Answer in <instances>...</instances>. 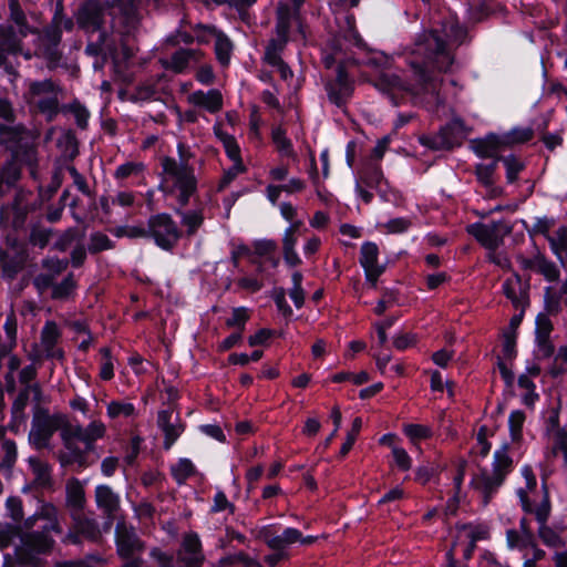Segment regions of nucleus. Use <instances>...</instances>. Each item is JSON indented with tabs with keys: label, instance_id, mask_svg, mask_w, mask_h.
<instances>
[{
	"label": "nucleus",
	"instance_id": "1",
	"mask_svg": "<svg viewBox=\"0 0 567 567\" xmlns=\"http://www.w3.org/2000/svg\"><path fill=\"white\" fill-rule=\"evenodd\" d=\"M453 63L454 56L449 50L446 41L436 31H431L415 42L414 49L406 56V64L415 83H406L399 76H392L386 82L393 89L414 94L429 90L434 81L435 72L446 73Z\"/></svg>",
	"mask_w": 567,
	"mask_h": 567
},
{
	"label": "nucleus",
	"instance_id": "2",
	"mask_svg": "<svg viewBox=\"0 0 567 567\" xmlns=\"http://www.w3.org/2000/svg\"><path fill=\"white\" fill-rule=\"evenodd\" d=\"M162 173L157 189L165 196L175 197L181 207L189 205L196 196L198 202V178L195 168L182 158L177 162L174 157L164 156L161 159Z\"/></svg>",
	"mask_w": 567,
	"mask_h": 567
},
{
	"label": "nucleus",
	"instance_id": "3",
	"mask_svg": "<svg viewBox=\"0 0 567 567\" xmlns=\"http://www.w3.org/2000/svg\"><path fill=\"white\" fill-rule=\"evenodd\" d=\"M22 152H14L0 166V196L17 187L22 178L23 167H28L33 174L39 166L38 155H32L29 147H22Z\"/></svg>",
	"mask_w": 567,
	"mask_h": 567
},
{
	"label": "nucleus",
	"instance_id": "4",
	"mask_svg": "<svg viewBox=\"0 0 567 567\" xmlns=\"http://www.w3.org/2000/svg\"><path fill=\"white\" fill-rule=\"evenodd\" d=\"M64 423V414H50L48 409L37 405L29 433L30 444L38 451L49 449L52 436Z\"/></svg>",
	"mask_w": 567,
	"mask_h": 567
},
{
	"label": "nucleus",
	"instance_id": "5",
	"mask_svg": "<svg viewBox=\"0 0 567 567\" xmlns=\"http://www.w3.org/2000/svg\"><path fill=\"white\" fill-rule=\"evenodd\" d=\"M148 239L165 251H172L183 237V231L168 213H157L147 219Z\"/></svg>",
	"mask_w": 567,
	"mask_h": 567
},
{
	"label": "nucleus",
	"instance_id": "6",
	"mask_svg": "<svg viewBox=\"0 0 567 567\" xmlns=\"http://www.w3.org/2000/svg\"><path fill=\"white\" fill-rule=\"evenodd\" d=\"M464 135V122L462 118L455 117L441 126L436 134L421 135L419 143L432 151H452L461 146Z\"/></svg>",
	"mask_w": 567,
	"mask_h": 567
},
{
	"label": "nucleus",
	"instance_id": "7",
	"mask_svg": "<svg viewBox=\"0 0 567 567\" xmlns=\"http://www.w3.org/2000/svg\"><path fill=\"white\" fill-rule=\"evenodd\" d=\"M24 146L30 148L32 155H39L38 146L23 123H0V147H3L10 154L14 152L20 154Z\"/></svg>",
	"mask_w": 567,
	"mask_h": 567
},
{
	"label": "nucleus",
	"instance_id": "8",
	"mask_svg": "<svg viewBox=\"0 0 567 567\" xmlns=\"http://www.w3.org/2000/svg\"><path fill=\"white\" fill-rule=\"evenodd\" d=\"M76 23L86 33L106 31L104 24V8L96 0L85 1L78 10Z\"/></svg>",
	"mask_w": 567,
	"mask_h": 567
},
{
	"label": "nucleus",
	"instance_id": "9",
	"mask_svg": "<svg viewBox=\"0 0 567 567\" xmlns=\"http://www.w3.org/2000/svg\"><path fill=\"white\" fill-rule=\"evenodd\" d=\"M115 545L117 555L123 559H130L135 551H141L144 548V543L134 529L126 528L123 523L116 525Z\"/></svg>",
	"mask_w": 567,
	"mask_h": 567
},
{
	"label": "nucleus",
	"instance_id": "10",
	"mask_svg": "<svg viewBox=\"0 0 567 567\" xmlns=\"http://www.w3.org/2000/svg\"><path fill=\"white\" fill-rule=\"evenodd\" d=\"M66 452L61 451L58 454V461L61 467L66 468L73 465H76V472L80 473L83 470L87 468L91 463L87 460V454L90 453L86 449H81L75 442L73 443H64Z\"/></svg>",
	"mask_w": 567,
	"mask_h": 567
},
{
	"label": "nucleus",
	"instance_id": "11",
	"mask_svg": "<svg viewBox=\"0 0 567 567\" xmlns=\"http://www.w3.org/2000/svg\"><path fill=\"white\" fill-rule=\"evenodd\" d=\"M95 502L111 525L116 512L120 509V496L113 492L111 486L101 484L95 487Z\"/></svg>",
	"mask_w": 567,
	"mask_h": 567
},
{
	"label": "nucleus",
	"instance_id": "12",
	"mask_svg": "<svg viewBox=\"0 0 567 567\" xmlns=\"http://www.w3.org/2000/svg\"><path fill=\"white\" fill-rule=\"evenodd\" d=\"M183 549L189 556L181 557V561L185 567H203L205 555L203 553V544L196 532L187 533L182 543Z\"/></svg>",
	"mask_w": 567,
	"mask_h": 567
},
{
	"label": "nucleus",
	"instance_id": "13",
	"mask_svg": "<svg viewBox=\"0 0 567 567\" xmlns=\"http://www.w3.org/2000/svg\"><path fill=\"white\" fill-rule=\"evenodd\" d=\"M188 102L195 106L203 107L212 114L223 109V94L217 89H210L207 92L202 90L194 91L188 96Z\"/></svg>",
	"mask_w": 567,
	"mask_h": 567
},
{
	"label": "nucleus",
	"instance_id": "14",
	"mask_svg": "<svg viewBox=\"0 0 567 567\" xmlns=\"http://www.w3.org/2000/svg\"><path fill=\"white\" fill-rule=\"evenodd\" d=\"M472 148L477 157L485 159L499 154L504 146L499 134L489 132L484 137L473 140Z\"/></svg>",
	"mask_w": 567,
	"mask_h": 567
},
{
	"label": "nucleus",
	"instance_id": "15",
	"mask_svg": "<svg viewBox=\"0 0 567 567\" xmlns=\"http://www.w3.org/2000/svg\"><path fill=\"white\" fill-rule=\"evenodd\" d=\"M358 182L368 188L378 187L380 185H385L389 187V183L384 177L381 164L373 161L364 162L362 168L359 172Z\"/></svg>",
	"mask_w": 567,
	"mask_h": 567
},
{
	"label": "nucleus",
	"instance_id": "16",
	"mask_svg": "<svg viewBox=\"0 0 567 567\" xmlns=\"http://www.w3.org/2000/svg\"><path fill=\"white\" fill-rule=\"evenodd\" d=\"M503 483L504 482L498 480V477L491 476L486 472H483L481 475H475L470 484L474 489L482 492L483 504L487 505Z\"/></svg>",
	"mask_w": 567,
	"mask_h": 567
},
{
	"label": "nucleus",
	"instance_id": "17",
	"mask_svg": "<svg viewBox=\"0 0 567 567\" xmlns=\"http://www.w3.org/2000/svg\"><path fill=\"white\" fill-rule=\"evenodd\" d=\"M299 18L300 14H295L288 3L279 2L276 9V35H282L290 39L291 22Z\"/></svg>",
	"mask_w": 567,
	"mask_h": 567
},
{
	"label": "nucleus",
	"instance_id": "18",
	"mask_svg": "<svg viewBox=\"0 0 567 567\" xmlns=\"http://www.w3.org/2000/svg\"><path fill=\"white\" fill-rule=\"evenodd\" d=\"M179 205L174 208V213L181 217V223L186 227L187 236H194L204 224L205 217L203 208L184 210Z\"/></svg>",
	"mask_w": 567,
	"mask_h": 567
},
{
	"label": "nucleus",
	"instance_id": "19",
	"mask_svg": "<svg viewBox=\"0 0 567 567\" xmlns=\"http://www.w3.org/2000/svg\"><path fill=\"white\" fill-rule=\"evenodd\" d=\"M509 444L504 443L501 449L494 452L493 456V475L498 477L501 481H505V477L513 470V458L508 455Z\"/></svg>",
	"mask_w": 567,
	"mask_h": 567
},
{
	"label": "nucleus",
	"instance_id": "20",
	"mask_svg": "<svg viewBox=\"0 0 567 567\" xmlns=\"http://www.w3.org/2000/svg\"><path fill=\"white\" fill-rule=\"evenodd\" d=\"M324 91L327 92L328 100L338 109L347 106L349 100L354 92V85H338L336 83H324Z\"/></svg>",
	"mask_w": 567,
	"mask_h": 567
},
{
	"label": "nucleus",
	"instance_id": "21",
	"mask_svg": "<svg viewBox=\"0 0 567 567\" xmlns=\"http://www.w3.org/2000/svg\"><path fill=\"white\" fill-rule=\"evenodd\" d=\"M535 132L533 127L515 126L506 133L499 134L504 150L515 145H522L534 138Z\"/></svg>",
	"mask_w": 567,
	"mask_h": 567
},
{
	"label": "nucleus",
	"instance_id": "22",
	"mask_svg": "<svg viewBox=\"0 0 567 567\" xmlns=\"http://www.w3.org/2000/svg\"><path fill=\"white\" fill-rule=\"evenodd\" d=\"M65 494H66V505L76 511L80 512L84 508L85 505V492L84 487L81 484V482L72 477L68 483L65 487Z\"/></svg>",
	"mask_w": 567,
	"mask_h": 567
},
{
	"label": "nucleus",
	"instance_id": "23",
	"mask_svg": "<svg viewBox=\"0 0 567 567\" xmlns=\"http://www.w3.org/2000/svg\"><path fill=\"white\" fill-rule=\"evenodd\" d=\"M466 231L487 249L494 250L498 247V238H495L488 226L483 223L476 221L468 225Z\"/></svg>",
	"mask_w": 567,
	"mask_h": 567
},
{
	"label": "nucleus",
	"instance_id": "24",
	"mask_svg": "<svg viewBox=\"0 0 567 567\" xmlns=\"http://www.w3.org/2000/svg\"><path fill=\"white\" fill-rule=\"evenodd\" d=\"M158 427L164 434L163 447L164 450H169L185 431L186 424L182 421L181 413L176 412L173 423H167Z\"/></svg>",
	"mask_w": 567,
	"mask_h": 567
},
{
	"label": "nucleus",
	"instance_id": "25",
	"mask_svg": "<svg viewBox=\"0 0 567 567\" xmlns=\"http://www.w3.org/2000/svg\"><path fill=\"white\" fill-rule=\"evenodd\" d=\"M105 52H107L114 60L116 59V45L107 43V32L101 31L96 41H92L86 44L85 53L89 56H100Z\"/></svg>",
	"mask_w": 567,
	"mask_h": 567
},
{
	"label": "nucleus",
	"instance_id": "26",
	"mask_svg": "<svg viewBox=\"0 0 567 567\" xmlns=\"http://www.w3.org/2000/svg\"><path fill=\"white\" fill-rule=\"evenodd\" d=\"M73 520L82 537L94 543L101 538V530L94 518L76 515L73 516Z\"/></svg>",
	"mask_w": 567,
	"mask_h": 567
},
{
	"label": "nucleus",
	"instance_id": "27",
	"mask_svg": "<svg viewBox=\"0 0 567 567\" xmlns=\"http://www.w3.org/2000/svg\"><path fill=\"white\" fill-rule=\"evenodd\" d=\"M78 289V281L75 280L74 274L69 272L59 284H54L51 291V298L53 300H68Z\"/></svg>",
	"mask_w": 567,
	"mask_h": 567
},
{
	"label": "nucleus",
	"instance_id": "28",
	"mask_svg": "<svg viewBox=\"0 0 567 567\" xmlns=\"http://www.w3.org/2000/svg\"><path fill=\"white\" fill-rule=\"evenodd\" d=\"M271 141L276 145L277 151L287 157L296 156L293 145L290 138L287 137V130L282 125L272 127Z\"/></svg>",
	"mask_w": 567,
	"mask_h": 567
},
{
	"label": "nucleus",
	"instance_id": "29",
	"mask_svg": "<svg viewBox=\"0 0 567 567\" xmlns=\"http://www.w3.org/2000/svg\"><path fill=\"white\" fill-rule=\"evenodd\" d=\"M496 159L502 161L505 166L507 184L516 183L519 173L526 168V164L514 154L498 156Z\"/></svg>",
	"mask_w": 567,
	"mask_h": 567
},
{
	"label": "nucleus",
	"instance_id": "30",
	"mask_svg": "<svg viewBox=\"0 0 567 567\" xmlns=\"http://www.w3.org/2000/svg\"><path fill=\"white\" fill-rule=\"evenodd\" d=\"M215 55L217 61L223 66H227L230 62V56L233 52V43L230 39L223 32L219 31L216 33L215 38Z\"/></svg>",
	"mask_w": 567,
	"mask_h": 567
},
{
	"label": "nucleus",
	"instance_id": "31",
	"mask_svg": "<svg viewBox=\"0 0 567 567\" xmlns=\"http://www.w3.org/2000/svg\"><path fill=\"white\" fill-rule=\"evenodd\" d=\"M379 247L373 241H364L361 245L359 262L360 266L365 268H374V267H385L384 265H379Z\"/></svg>",
	"mask_w": 567,
	"mask_h": 567
},
{
	"label": "nucleus",
	"instance_id": "32",
	"mask_svg": "<svg viewBox=\"0 0 567 567\" xmlns=\"http://www.w3.org/2000/svg\"><path fill=\"white\" fill-rule=\"evenodd\" d=\"M60 147L69 161H73L79 155V141L73 130H66L58 140Z\"/></svg>",
	"mask_w": 567,
	"mask_h": 567
},
{
	"label": "nucleus",
	"instance_id": "33",
	"mask_svg": "<svg viewBox=\"0 0 567 567\" xmlns=\"http://www.w3.org/2000/svg\"><path fill=\"white\" fill-rule=\"evenodd\" d=\"M104 434V424L93 421L84 427V434L81 437V442L84 443L86 451L92 452L95 449V441L102 439Z\"/></svg>",
	"mask_w": 567,
	"mask_h": 567
},
{
	"label": "nucleus",
	"instance_id": "34",
	"mask_svg": "<svg viewBox=\"0 0 567 567\" xmlns=\"http://www.w3.org/2000/svg\"><path fill=\"white\" fill-rule=\"evenodd\" d=\"M526 414L523 410H514L508 416V430L512 442L518 443L523 440V426Z\"/></svg>",
	"mask_w": 567,
	"mask_h": 567
},
{
	"label": "nucleus",
	"instance_id": "35",
	"mask_svg": "<svg viewBox=\"0 0 567 567\" xmlns=\"http://www.w3.org/2000/svg\"><path fill=\"white\" fill-rule=\"evenodd\" d=\"M537 272L543 275L548 282H555L560 277V270L556 264L546 258L544 254L537 251Z\"/></svg>",
	"mask_w": 567,
	"mask_h": 567
},
{
	"label": "nucleus",
	"instance_id": "36",
	"mask_svg": "<svg viewBox=\"0 0 567 567\" xmlns=\"http://www.w3.org/2000/svg\"><path fill=\"white\" fill-rule=\"evenodd\" d=\"M115 247V243L102 231H93L90 235L87 251L91 255H97L105 250H111Z\"/></svg>",
	"mask_w": 567,
	"mask_h": 567
},
{
	"label": "nucleus",
	"instance_id": "37",
	"mask_svg": "<svg viewBox=\"0 0 567 567\" xmlns=\"http://www.w3.org/2000/svg\"><path fill=\"white\" fill-rule=\"evenodd\" d=\"M85 235V227L80 230L78 227L65 229L54 243V248L59 251H66L73 241H80Z\"/></svg>",
	"mask_w": 567,
	"mask_h": 567
},
{
	"label": "nucleus",
	"instance_id": "38",
	"mask_svg": "<svg viewBox=\"0 0 567 567\" xmlns=\"http://www.w3.org/2000/svg\"><path fill=\"white\" fill-rule=\"evenodd\" d=\"M173 478L182 485L196 473V467L189 458H181L171 470Z\"/></svg>",
	"mask_w": 567,
	"mask_h": 567
},
{
	"label": "nucleus",
	"instance_id": "39",
	"mask_svg": "<svg viewBox=\"0 0 567 567\" xmlns=\"http://www.w3.org/2000/svg\"><path fill=\"white\" fill-rule=\"evenodd\" d=\"M53 235L52 228H44L40 225H32L29 234V243L40 249L45 248Z\"/></svg>",
	"mask_w": 567,
	"mask_h": 567
},
{
	"label": "nucleus",
	"instance_id": "40",
	"mask_svg": "<svg viewBox=\"0 0 567 567\" xmlns=\"http://www.w3.org/2000/svg\"><path fill=\"white\" fill-rule=\"evenodd\" d=\"M361 427L362 419L360 416L354 417L352 421L351 429L347 433L346 441L342 443L341 449L339 451L338 457L340 460L344 458L353 447L357 437L361 431Z\"/></svg>",
	"mask_w": 567,
	"mask_h": 567
},
{
	"label": "nucleus",
	"instance_id": "41",
	"mask_svg": "<svg viewBox=\"0 0 567 567\" xmlns=\"http://www.w3.org/2000/svg\"><path fill=\"white\" fill-rule=\"evenodd\" d=\"M38 111L45 115L48 122H53L60 113V104L56 96H47L38 100Z\"/></svg>",
	"mask_w": 567,
	"mask_h": 567
},
{
	"label": "nucleus",
	"instance_id": "42",
	"mask_svg": "<svg viewBox=\"0 0 567 567\" xmlns=\"http://www.w3.org/2000/svg\"><path fill=\"white\" fill-rule=\"evenodd\" d=\"M250 319V313L246 307L233 308L231 316L226 319L225 326L227 328H235L237 331L244 332L246 323Z\"/></svg>",
	"mask_w": 567,
	"mask_h": 567
},
{
	"label": "nucleus",
	"instance_id": "43",
	"mask_svg": "<svg viewBox=\"0 0 567 567\" xmlns=\"http://www.w3.org/2000/svg\"><path fill=\"white\" fill-rule=\"evenodd\" d=\"M548 243L553 254L564 264L563 254L567 249V227L560 226L556 231V238L548 237Z\"/></svg>",
	"mask_w": 567,
	"mask_h": 567
},
{
	"label": "nucleus",
	"instance_id": "44",
	"mask_svg": "<svg viewBox=\"0 0 567 567\" xmlns=\"http://www.w3.org/2000/svg\"><path fill=\"white\" fill-rule=\"evenodd\" d=\"M192 49H178L171 56V69L175 73H183L188 66L190 59L194 56Z\"/></svg>",
	"mask_w": 567,
	"mask_h": 567
},
{
	"label": "nucleus",
	"instance_id": "45",
	"mask_svg": "<svg viewBox=\"0 0 567 567\" xmlns=\"http://www.w3.org/2000/svg\"><path fill=\"white\" fill-rule=\"evenodd\" d=\"M61 337L58 324L54 321H47L41 330V344L43 348H54Z\"/></svg>",
	"mask_w": 567,
	"mask_h": 567
},
{
	"label": "nucleus",
	"instance_id": "46",
	"mask_svg": "<svg viewBox=\"0 0 567 567\" xmlns=\"http://www.w3.org/2000/svg\"><path fill=\"white\" fill-rule=\"evenodd\" d=\"M543 491H544L543 499H542L540 504L537 506V508H534V513H533V514H535V518L539 525H544L547 523V520L550 516V511H551L550 496L548 493V488H547L545 478H543Z\"/></svg>",
	"mask_w": 567,
	"mask_h": 567
},
{
	"label": "nucleus",
	"instance_id": "47",
	"mask_svg": "<svg viewBox=\"0 0 567 567\" xmlns=\"http://www.w3.org/2000/svg\"><path fill=\"white\" fill-rule=\"evenodd\" d=\"M403 433L411 441L429 440L433 436V431L430 426L417 423H408L403 426Z\"/></svg>",
	"mask_w": 567,
	"mask_h": 567
},
{
	"label": "nucleus",
	"instance_id": "48",
	"mask_svg": "<svg viewBox=\"0 0 567 567\" xmlns=\"http://www.w3.org/2000/svg\"><path fill=\"white\" fill-rule=\"evenodd\" d=\"M8 2L10 20L19 27L21 34L25 37L27 33L23 31V29H28L29 23L19 0H9Z\"/></svg>",
	"mask_w": 567,
	"mask_h": 567
},
{
	"label": "nucleus",
	"instance_id": "49",
	"mask_svg": "<svg viewBox=\"0 0 567 567\" xmlns=\"http://www.w3.org/2000/svg\"><path fill=\"white\" fill-rule=\"evenodd\" d=\"M554 330V324L544 312H539L535 319V339H550V334Z\"/></svg>",
	"mask_w": 567,
	"mask_h": 567
},
{
	"label": "nucleus",
	"instance_id": "50",
	"mask_svg": "<svg viewBox=\"0 0 567 567\" xmlns=\"http://www.w3.org/2000/svg\"><path fill=\"white\" fill-rule=\"evenodd\" d=\"M106 412L111 419H116L121 415L130 417L135 414V406L131 402L111 401L107 404Z\"/></svg>",
	"mask_w": 567,
	"mask_h": 567
},
{
	"label": "nucleus",
	"instance_id": "51",
	"mask_svg": "<svg viewBox=\"0 0 567 567\" xmlns=\"http://www.w3.org/2000/svg\"><path fill=\"white\" fill-rule=\"evenodd\" d=\"M50 25L58 27L60 30H65L68 32H71L74 28L73 19L65 16L64 7L61 1L55 6Z\"/></svg>",
	"mask_w": 567,
	"mask_h": 567
},
{
	"label": "nucleus",
	"instance_id": "52",
	"mask_svg": "<svg viewBox=\"0 0 567 567\" xmlns=\"http://www.w3.org/2000/svg\"><path fill=\"white\" fill-rule=\"evenodd\" d=\"M502 353L503 357L501 358L503 360H508L509 362L517 358V336H515L513 332L503 333Z\"/></svg>",
	"mask_w": 567,
	"mask_h": 567
},
{
	"label": "nucleus",
	"instance_id": "53",
	"mask_svg": "<svg viewBox=\"0 0 567 567\" xmlns=\"http://www.w3.org/2000/svg\"><path fill=\"white\" fill-rule=\"evenodd\" d=\"M554 224V218H548L547 216L536 217L535 224L532 226V228H527V234L532 239H534L537 235H543L548 239V237H550L549 230Z\"/></svg>",
	"mask_w": 567,
	"mask_h": 567
},
{
	"label": "nucleus",
	"instance_id": "54",
	"mask_svg": "<svg viewBox=\"0 0 567 567\" xmlns=\"http://www.w3.org/2000/svg\"><path fill=\"white\" fill-rule=\"evenodd\" d=\"M60 436L62 440V443H73L74 440L81 442V437L84 434V427L80 424L72 425L69 423L68 419L65 417V423L60 426Z\"/></svg>",
	"mask_w": 567,
	"mask_h": 567
},
{
	"label": "nucleus",
	"instance_id": "55",
	"mask_svg": "<svg viewBox=\"0 0 567 567\" xmlns=\"http://www.w3.org/2000/svg\"><path fill=\"white\" fill-rule=\"evenodd\" d=\"M538 536L542 542L548 547H564L565 542L559 537V535L549 526L547 523L544 525H539Z\"/></svg>",
	"mask_w": 567,
	"mask_h": 567
},
{
	"label": "nucleus",
	"instance_id": "56",
	"mask_svg": "<svg viewBox=\"0 0 567 567\" xmlns=\"http://www.w3.org/2000/svg\"><path fill=\"white\" fill-rule=\"evenodd\" d=\"M544 307L547 316H557L561 311L560 296L553 292L551 287L545 289Z\"/></svg>",
	"mask_w": 567,
	"mask_h": 567
},
{
	"label": "nucleus",
	"instance_id": "57",
	"mask_svg": "<svg viewBox=\"0 0 567 567\" xmlns=\"http://www.w3.org/2000/svg\"><path fill=\"white\" fill-rule=\"evenodd\" d=\"M62 42V30L58 27L47 25L43 28L39 35L40 44H49L52 47H60Z\"/></svg>",
	"mask_w": 567,
	"mask_h": 567
},
{
	"label": "nucleus",
	"instance_id": "58",
	"mask_svg": "<svg viewBox=\"0 0 567 567\" xmlns=\"http://www.w3.org/2000/svg\"><path fill=\"white\" fill-rule=\"evenodd\" d=\"M193 31L195 33V41H197L198 44H208L212 38H216V33L220 30L215 25L197 23L193 27Z\"/></svg>",
	"mask_w": 567,
	"mask_h": 567
},
{
	"label": "nucleus",
	"instance_id": "59",
	"mask_svg": "<svg viewBox=\"0 0 567 567\" xmlns=\"http://www.w3.org/2000/svg\"><path fill=\"white\" fill-rule=\"evenodd\" d=\"M0 42L8 48V51L13 52L19 44L17 32L11 24H0Z\"/></svg>",
	"mask_w": 567,
	"mask_h": 567
},
{
	"label": "nucleus",
	"instance_id": "60",
	"mask_svg": "<svg viewBox=\"0 0 567 567\" xmlns=\"http://www.w3.org/2000/svg\"><path fill=\"white\" fill-rule=\"evenodd\" d=\"M29 389H21L12 402L11 414L13 419H23L24 410L29 402Z\"/></svg>",
	"mask_w": 567,
	"mask_h": 567
},
{
	"label": "nucleus",
	"instance_id": "61",
	"mask_svg": "<svg viewBox=\"0 0 567 567\" xmlns=\"http://www.w3.org/2000/svg\"><path fill=\"white\" fill-rule=\"evenodd\" d=\"M104 361L101 365L100 378L104 381H110L114 378V365L112 362V352L107 347H103L100 350Z\"/></svg>",
	"mask_w": 567,
	"mask_h": 567
},
{
	"label": "nucleus",
	"instance_id": "62",
	"mask_svg": "<svg viewBox=\"0 0 567 567\" xmlns=\"http://www.w3.org/2000/svg\"><path fill=\"white\" fill-rule=\"evenodd\" d=\"M112 9H116L117 12L126 20L130 21L136 16V7L133 0H112Z\"/></svg>",
	"mask_w": 567,
	"mask_h": 567
},
{
	"label": "nucleus",
	"instance_id": "63",
	"mask_svg": "<svg viewBox=\"0 0 567 567\" xmlns=\"http://www.w3.org/2000/svg\"><path fill=\"white\" fill-rule=\"evenodd\" d=\"M39 50L41 52V56L48 62L49 68H55L62 59L60 47L39 43Z\"/></svg>",
	"mask_w": 567,
	"mask_h": 567
},
{
	"label": "nucleus",
	"instance_id": "64",
	"mask_svg": "<svg viewBox=\"0 0 567 567\" xmlns=\"http://www.w3.org/2000/svg\"><path fill=\"white\" fill-rule=\"evenodd\" d=\"M272 300L278 309V311L285 317L290 318L293 315L292 308L286 300V291L284 288H276L272 292Z\"/></svg>",
	"mask_w": 567,
	"mask_h": 567
}]
</instances>
